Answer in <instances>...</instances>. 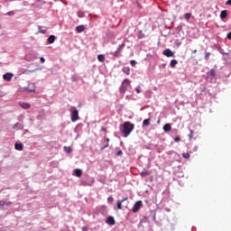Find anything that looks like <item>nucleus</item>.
<instances>
[{"label": "nucleus", "instance_id": "nucleus-24", "mask_svg": "<svg viewBox=\"0 0 231 231\" xmlns=\"http://www.w3.org/2000/svg\"><path fill=\"white\" fill-rule=\"evenodd\" d=\"M97 59L99 62H104V60H106V56H104V54H100L97 56Z\"/></svg>", "mask_w": 231, "mask_h": 231}, {"label": "nucleus", "instance_id": "nucleus-22", "mask_svg": "<svg viewBox=\"0 0 231 231\" xmlns=\"http://www.w3.org/2000/svg\"><path fill=\"white\" fill-rule=\"evenodd\" d=\"M208 75H209V77H216V69H211L208 72Z\"/></svg>", "mask_w": 231, "mask_h": 231}, {"label": "nucleus", "instance_id": "nucleus-32", "mask_svg": "<svg viewBox=\"0 0 231 231\" xmlns=\"http://www.w3.org/2000/svg\"><path fill=\"white\" fill-rule=\"evenodd\" d=\"M204 59L205 60H208V59H210V52H205Z\"/></svg>", "mask_w": 231, "mask_h": 231}, {"label": "nucleus", "instance_id": "nucleus-47", "mask_svg": "<svg viewBox=\"0 0 231 231\" xmlns=\"http://www.w3.org/2000/svg\"><path fill=\"white\" fill-rule=\"evenodd\" d=\"M30 73H33L34 71H37V69H33V70H29Z\"/></svg>", "mask_w": 231, "mask_h": 231}, {"label": "nucleus", "instance_id": "nucleus-35", "mask_svg": "<svg viewBox=\"0 0 231 231\" xmlns=\"http://www.w3.org/2000/svg\"><path fill=\"white\" fill-rule=\"evenodd\" d=\"M40 62H41L42 64H44V63L46 62V59H44V57H41V58H40Z\"/></svg>", "mask_w": 231, "mask_h": 231}, {"label": "nucleus", "instance_id": "nucleus-18", "mask_svg": "<svg viewBox=\"0 0 231 231\" xmlns=\"http://www.w3.org/2000/svg\"><path fill=\"white\" fill-rule=\"evenodd\" d=\"M227 15H228V12L226 10H224L220 14V18L221 19H226Z\"/></svg>", "mask_w": 231, "mask_h": 231}, {"label": "nucleus", "instance_id": "nucleus-1", "mask_svg": "<svg viewBox=\"0 0 231 231\" xmlns=\"http://www.w3.org/2000/svg\"><path fill=\"white\" fill-rule=\"evenodd\" d=\"M134 130V125L131 122H125L121 127V132L124 134L125 138H127L131 133Z\"/></svg>", "mask_w": 231, "mask_h": 231}, {"label": "nucleus", "instance_id": "nucleus-37", "mask_svg": "<svg viewBox=\"0 0 231 231\" xmlns=\"http://www.w3.org/2000/svg\"><path fill=\"white\" fill-rule=\"evenodd\" d=\"M165 68H167V64L162 63V64L160 65L161 69H165Z\"/></svg>", "mask_w": 231, "mask_h": 231}, {"label": "nucleus", "instance_id": "nucleus-17", "mask_svg": "<svg viewBox=\"0 0 231 231\" xmlns=\"http://www.w3.org/2000/svg\"><path fill=\"white\" fill-rule=\"evenodd\" d=\"M20 106L23 107V109H30V107H32V105L29 103H20Z\"/></svg>", "mask_w": 231, "mask_h": 231}, {"label": "nucleus", "instance_id": "nucleus-34", "mask_svg": "<svg viewBox=\"0 0 231 231\" xmlns=\"http://www.w3.org/2000/svg\"><path fill=\"white\" fill-rule=\"evenodd\" d=\"M78 17H84V12L79 11L78 12Z\"/></svg>", "mask_w": 231, "mask_h": 231}, {"label": "nucleus", "instance_id": "nucleus-30", "mask_svg": "<svg viewBox=\"0 0 231 231\" xmlns=\"http://www.w3.org/2000/svg\"><path fill=\"white\" fill-rule=\"evenodd\" d=\"M182 156H183V158H185V160H189V158H190V153L184 152V153H182Z\"/></svg>", "mask_w": 231, "mask_h": 231}, {"label": "nucleus", "instance_id": "nucleus-6", "mask_svg": "<svg viewBox=\"0 0 231 231\" xmlns=\"http://www.w3.org/2000/svg\"><path fill=\"white\" fill-rule=\"evenodd\" d=\"M140 208H142V201L139 200V201H137V202L134 204V206L132 211L134 212V213H136V212H138V210H140Z\"/></svg>", "mask_w": 231, "mask_h": 231}, {"label": "nucleus", "instance_id": "nucleus-42", "mask_svg": "<svg viewBox=\"0 0 231 231\" xmlns=\"http://www.w3.org/2000/svg\"><path fill=\"white\" fill-rule=\"evenodd\" d=\"M135 91L136 93L140 94L141 93L140 87L135 88Z\"/></svg>", "mask_w": 231, "mask_h": 231}, {"label": "nucleus", "instance_id": "nucleus-2", "mask_svg": "<svg viewBox=\"0 0 231 231\" xmlns=\"http://www.w3.org/2000/svg\"><path fill=\"white\" fill-rule=\"evenodd\" d=\"M69 113L71 122H77L78 120L80 119V117L79 116V109H77V107L70 106Z\"/></svg>", "mask_w": 231, "mask_h": 231}, {"label": "nucleus", "instance_id": "nucleus-21", "mask_svg": "<svg viewBox=\"0 0 231 231\" xmlns=\"http://www.w3.org/2000/svg\"><path fill=\"white\" fill-rule=\"evenodd\" d=\"M123 71L125 73V75H130L131 69L129 67H124Z\"/></svg>", "mask_w": 231, "mask_h": 231}, {"label": "nucleus", "instance_id": "nucleus-20", "mask_svg": "<svg viewBox=\"0 0 231 231\" xmlns=\"http://www.w3.org/2000/svg\"><path fill=\"white\" fill-rule=\"evenodd\" d=\"M177 64H178V60H171L170 62L171 68H176Z\"/></svg>", "mask_w": 231, "mask_h": 231}, {"label": "nucleus", "instance_id": "nucleus-7", "mask_svg": "<svg viewBox=\"0 0 231 231\" xmlns=\"http://www.w3.org/2000/svg\"><path fill=\"white\" fill-rule=\"evenodd\" d=\"M57 40V36L51 34L47 39V44H53L55 41Z\"/></svg>", "mask_w": 231, "mask_h": 231}, {"label": "nucleus", "instance_id": "nucleus-16", "mask_svg": "<svg viewBox=\"0 0 231 231\" xmlns=\"http://www.w3.org/2000/svg\"><path fill=\"white\" fill-rule=\"evenodd\" d=\"M172 129V127L171 126V124H166L163 126V131L165 133H171V130Z\"/></svg>", "mask_w": 231, "mask_h": 231}, {"label": "nucleus", "instance_id": "nucleus-38", "mask_svg": "<svg viewBox=\"0 0 231 231\" xmlns=\"http://www.w3.org/2000/svg\"><path fill=\"white\" fill-rule=\"evenodd\" d=\"M122 154H124V152H122V150L117 151L116 156H122Z\"/></svg>", "mask_w": 231, "mask_h": 231}, {"label": "nucleus", "instance_id": "nucleus-28", "mask_svg": "<svg viewBox=\"0 0 231 231\" xmlns=\"http://www.w3.org/2000/svg\"><path fill=\"white\" fill-rule=\"evenodd\" d=\"M38 28H39V32H40V33H43V35L46 34V33H48V30H46V29H41V26H39Z\"/></svg>", "mask_w": 231, "mask_h": 231}, {"label": "nucleus", "instance_id": "nucleus-4", "mask_svg": "<svg viewBox=\"0 0 231 231\" xmlns=\"http://www.w3.org/2000/svg\"><path fill=\"white\" fill-rule=\"evenodd\" d=\"M13 77H14V73H12V72H7L3 75L4 80H6L7 82H11Z\"/></svg>", "mask_w": 231, "mask_h": 231}, {"label": "nucleus", "instance_id": "nucleus-23", "mask_svg": "<svg viewBox=\"0 0 231 231\" xmlns=\"http://www.w3.org/2000/svg\"><path fill=\"white\" fill-rule=\"evenodd\" d=\"M37 6H42V5H46V1L44 0H37L36 1Z\"/></svg>", "mask_w": 231, "mask_h": 231}, {"label": "nucleus", "instance_id": "nucleus-15", "mask_svg": "<svg viewBox=\"0 0 231 231\" xmlns=\"http://www.w3.org/2000/svg\"><path fill=\"white\" fill-rule=\"evenodd\" d=\"M74 176H77V178H80L82 176V170L76 169L73 171Z\"/></svg>", "mask_w": 231, "mask_h": 231}, {"label": "nucleus", "instance_id": "nucleus-5", "mask_svg": "<svg viewBox=\"0 0 231 231\" xmlns=\"http://www.w3.org/2000/svg\"><path fill=\"white\" fill-rule=\"evenodd\" d=\"M10 205H12V202L8 200H0L1 210H5V207H10Z\"/></svg>", "mask_w": 231, "mask_h": 231}, {"label": "nucleus", "instance_id": "nucleus-31", "mask_svg": "<svg viewBox=\"0 0 231 231\" xmlns=\"http://www.w3.org/2000/svg\"><path fill=\"white\" fill-rule=\"evenodd\" d=\"M189 140H192V138H194V131L193 130H189Z\"/></svg>", "mask_w": 231, "mask_h": 231}, {"label": "nucleus", "instance_id": "nucleus-14", "mask_svg": "<svg viewBox=\"0 0 231 231\" xmlns=\"http://www.w3.org/2000/svg\"><path fill=\"white\" fill-rule=\"evenodd\" d=\"M27 90L30 91L31 93L35 92V84L30 83L27 87Z\"/></svg>", "mask_w": 231, "mask_h": 231}, {"label": "nucleus", "instance_id": "nucleus-8", "mask_svg": "<svg viewBox=\"0 0 231 231\" xmlns=\"http://www.w3.org/2000/svg\"><path fill=\"white\" fill-rule=\"evenodd\" d=\"M14 149L15 151H23V149H24V144H23V143H15Z\"/></svg>", "mask_w": 231, "mask_h": 231}, {"label": "nucleus", "instance_id": "nucleus-44", "mask_svg": "<svg viewBox=\"0 0 231 231\" xmlns=\"http://www.w3.org/2000/svg\"><path fill=\"white\" fill-rule=\"evenodd\" d=\"M227 39H229V41H231V32L227 33Z\"/></svg>", "mask_w": 231, "mask_h": 231}, {"label": "nucleus", "instance_id": "nucleus-45", "mask_svg": "<svg viewBox=\"0 0 231 231\" xmlns=\"http://www.w3.org/2000/svg\"><path fill=\"white\" fill-rule=\"evenodd\" d=\"M226 5H227L228 6H231V0H228Z\"/></svg>", "mask_w": 231, "mask_h": 231}, {"label": "nucleus", "instance_id": "nucleus-29", "mask_svg": "<svg viewBox=\"0 0 231 231\" xmlns=\"http://www.w3.org/2000/svg\"><path fill=\"white\" fill-rule=\"evenodd\" d=\"M191 15H192V14H191L190 13H186V14H184L185 20H186V21H189V20L190 19Z\"/></svg>", "mask_w": 231, "mask_h": 231}, {"label": "nucleus", "instance_id": "nucleus-46", "mask_svg": "<svg viewBox=\"0 0 231 231\" xmlns=\"http://www.w3.org/2000/svg\"><path fill=\"white\" fill-rule=\"evenodd\" d=\"M102 131H103L104 133H107V130L106 129V127H102Z\"/></svg>", "mask_w": 231, "mask_h": 231}, {"label": "nucleus", "instance_id": "nucleus-36", "mask_svg": "<svg viewBox=\"0 0 231 231\" xmlns=\"http://www.w3.org/2000/svg\"><path fill=\"white\" fill-rule=\"evenodd\" d=\"M130 64H131V66L135 67V66H136V60H132L130 61Z\"/></svg>", "mask_w": 231, "mask_h": 231}, {"label": "nucleus", "instance_id": "nucleus-10", "mask_svg": "<svg viewBox=\"0 0 231 231\" xmlns=\"http://www.w3.org/2000/svg\"><path fill=\"white\" fill-rule=\"evenodd\" d=\"M129 198L125 197L121 200H117V208L118 210H122V203H124V201H128Z\"/></svg>", "mask_w": 231, "mask_h": 231}, {"label": "nucleus", "instance_id": "nucleus-25", "mask_svg": "<svg viewBox=\"0 0 231 231\" xmlns=\"http://www.w3.org/2000/svg\"><path fill=\"white\" fill-rule=\"evenodd\" d=\"M106 147H109V138H106V143L105 146H101L100 151H104Z\"/></svg>", "mask_w": 231, "mask_h": 231}, {"label": "nucleus", "instance_id": "nucleus-9", "mask_svg": "<svg viewBox=\"0 0 231 231\" xmlns=\"http://www.w3.org/2000/svg\"><path fill=\"white\" fill-rule=\"evenodd\" d=\"M163 55H165V57H173L174 53L172 52V51H171V49H166L163 51Z\"/></svg>", "mask_w": 231, "mask_h": 231}, {"label": "nucleus", "instance_id": "nucleus-3", "mask_svg": "<svg viewBox=\"0 0 231 231\" xmlns=\"http://www.w3.org/2000/svg\"><path fill=\"white\" fill-rule=\"evenodd\" d=\"M129 86H131V80H129L128 79H125V80H123L121 87L119 88L120 93L122 94L125 93Z\"/></svg>", "mask_w": 231, "mask_h": 231}, {"label": "nucleus", "instance_id": "nucleus-48", "mask_svg": "<svg viewBox=\"0 0 231 231\" xmlns=\"http://www.w3.org/2000/svg\"><path fill=\"white\" fill-rule=\"evenodd\" d=\"M193 53H198V50H194V51H193Z\"/></svg>", "mask_w": 231, "mask_h": 231}, {"label": "nucleus", "instance_id": "nucleus-33", "mask_svg": "<svg viewBox=\"0 0 231 231\" xmlns=\"http://www.w3.org/2000/svg\"><path fill=\"white\" fill-rule=\"evenodd\" d=\"M5 15H9V16L15 15V11H9L5 14Z\"/></svg>", "mask_w": 231, "mask_h": 231}, {"label": "nucleus", "instance_id": "nucleus-40", "mask_svg": "<svg viewBox=\"0 0 231 231\" xmlns=\"http://www.w3.org/2000/svg\"><path fill=\"white\" fill-rule=\"evenodd\" d=\"M107 201H108V203H111L112 201H114L113 197H108Z\"/></svg>", "mask_w": 231, "mask_h": 231}, {"label": "nucleus", "instance_id": "nucleus-19", "mask_svg": "<svg viewBox=\"0 0 231 231\" xmlns=\"http://www.w3.org/2000/svg\"><path fill=\"white\" fill-rule=\"evenodd\" d=\"M140 176L142 178H146V176H151V172L150 171H142V172H140Z\"/></svg>", "mask_w": 231, "mask_h": 231}, {"label": "nucleus", "instance_id": "nucleus-43", "mask_svg": "<svg viewBox=\"0 0 231 231\" xmlns=\"http://www.w3.org/2000/svg\"><path fill=\"white\" fill-rule=\"evenodd\" d=\"M82 231H88V226H83Z\"/></svg>", "mask_w": 231, "mask_h": 231}, {"label": "nucleus", "instance_id": "nucleus-13", "mask_svg": "<svg viewBox=\"0 0 231 231\" xmlns=\"http://www.w3.org/2000/svg\"><path fill=\"white\" fill-rule=\"evenodd\" d=\"M86 30V25H79L76 27L77 33H82Z\"/></svg>", "mask_w": 231, "mask_h": 231}, {"label": "nucleus", "instance_id": "nucleus-41", "mask_svg": "<svg viewBox=\"0 0 231 231\" xmlns=\"http://www.w3.org/2000/svg\"><path fill=\"white\" fill-rule=\"evenodd\" d=\"M120 50H117L116 52H115V55H116V57H118V55H120Z\"/></svg>", "mask_w": 231, "mask_h": 231}, {"label": "nucleus", "instance_id": "nucleus-39", "mask_svg": "<svg viewBox=\"0 0 231 231\" xmlns=\"http://www.w3.org/2000/svg\"><path fill=\"white\" fill-rule=\"evenodd\" d=\"M175 142H181V138H180V136H177L174 138Z\"/></svg>", "mask_w": 231, "mask_h": 231}, {"label": "nucleus", "instance_id": "nucleus-12", "mask_svg": "<svg viewBox=\"0 0 231 231\" xmlns=\"http://www.w3.org/2000/svg\"><path fill=\"white\" fill-rule=\"evenodd\" d=\"M106 223L107 225H111V226L116 225L115 217H108L106 218Z\"/></svg>", "mask_w": 231, "mask_h": 231}, {"label": "nucleus", "instance_id": "nucleus-11", "mask_svg": "<svg viewBox=\"0 0 231 231\" xmlns=\"http://www.w3.org/2000/svg\"><path fill=\"white\" fill-rule=\"evenodd\" d=\"M24 125L21 123H16L13 125V129H15L16 131H21V129H23Z\"/></svg>", "mask_w": 231, "mask_h": 231}, {"label": "nucleus", "instance_id": "nucleus-27", "mask_svg": "<svg viewBox=\"0 0 231 231\" xmlns=\"http://www.w3.org/2000/svg\"><path fill=\"white\" fill-rule=\"evenodd\" d=\"M64 151L65 152H67V154H69V152H71V147L69 146H64Z\"/></svg>", "mask_w": 231, "mask_h": 231}, {"label": "nucleus", "instance_id": "nucleus-26", "mask_svg": "<svg viewBox=\"0 0 231 231\" xmlns=\"http://www.w3.org/2000/svg\"><path fill=\"white\" fill-rule=\"evenodd\" d=\"M143 125L145 126L151 125V119H144Z\"/></svg>", "mask_w": 231, "mask_h": 231}]
</instances>
